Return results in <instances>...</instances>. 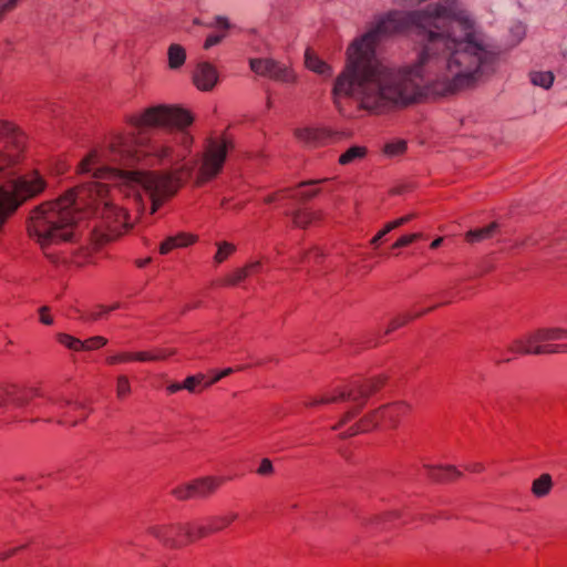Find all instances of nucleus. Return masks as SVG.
Returning a JSON list of instances; mask_svg holds the SVG:
<instances>
[{
  "label": "nucleus",
  "instance_id": "45",
  "mask_svg": "<svg viewBox=\"0 0 567 567\" xmlns=\"http://www.w3.org/2000/svg\"><path fill=\"white\" fill-rule=\"evenodd\" d=\"M40 313V321L43 324L51 326L53 324V318L49 315V308L47 306H43L39 309Z\"/></svg>",
  "mask_w": 567,
  "mask_h": 567
},
{
  "label": "nucleus",
  "instance_id": "20",
  "mask_svg": "<svg viewBox=\"0 0 567 567\" xmlns=\"http://www.w3.org/2000/svg\"><path fill=\"white\" fill-rule=\"evenodd\" d=\"M551 487V476L549 474H542L533 482L532 492L536 497H544L549 494Z\"/></svg>",
  "mask_w": 567,
  "mask_h": 567
},
{
  "label": "nucleus",
  "instance_id": "56",
  "mask_svg": "<svg viewBox=\"0 0 567 567\" xmlns=\"http://www.w3.org/2000/svg\"><path fill=\"white\" fill-rule=\"evenodd\" d=\"M181 390H184L183 383L174 382V383H171L167 386V391L171 394L176 393V392H178Z\"/></svg>",
  "mask_w": 567,
  "mask_h": 567
},
{
  "label": "nucleus",
  "instance_id": "38",
  "mask_svg": "<svg viewBox=\"0 0 567 567\" xmlns=\"http://www.w3.org/2000/svg\"><path fill=\"white\" fill-rule=\"evenodd\" d=\"M106 361L109 364H117V363L128 362V361H133V355H132V352H121V353H117L114 355H110L106 359Z\"/></svg>",
  "mask_w": 567,
  "mask_h": 567
},
{
  "label": "nucleus",
  "instance_id": "3",
  "mask_svg": "<svg viewBox=\"0 0 567 567\" xmlns=\"http://www.w3.org/2000/svg\"><path fill=\"white\" fill-rule=\"evenodd\" d=\"M25 146L24 134L13 124L0 121V234L18 207L44 189L45 182L38 173L14 178V166Z\"/></svg>",
  "mask_w": 567,
  "mask_h": 567
},
{
  "label": "nucleus",
  "instance_id": "26",
  "mask_svg": "<svg viewBox=\"0 0 567 567\" xmlns=\"http://www.w3.org/2000/svg\"><path fill=\"white\" fill-rule=\"evenodd\" d=\"M205 379L206 377L203 373L187 377L183 382L184 390L195 393L197 391V386L202 385L204 388Z\"/></svg>",
  "mask_w": 567,
  "mask_h": 567
},
{
  "label": "nucleus",
  "instance_id": "51",
  "mask_svg": "<svg viewBox=\"0 0 567 567\" xmlns=\"http://www.w3.org/2000/svg\"><path fill=\"white\" fill-rule=\"evenodd\" d=\"M321 256V254L319 252V250H313V251H309V252H306L302 257H301V261H310L312 258L315 260L319 259Z\"/></svg>",
  "mask_w": 567,
  "mask_h": 567
},
{
  "label": "nucleus",
  "instance_id": "33",
  "mask_svg": "<svg viewBox=\"0 0 567 567\" xmlns=\"http://www.w3.org/2000/svg\"><path fill=\"white\" fill-rule=\"evenodd\" d=\"M106 343H107V339H105L104 337H100V336L92 337L85 341H82V344H83L82 350L89 351V350L99 349V348L105 346Z\"/></svg>",
  "mask_w": 567,
  "mask_h": 567
},
{
  "label": "nucleus",
  "instance_id": "49",
  "mask_svg": "<svg viewBox=\"0 0 567 567\" xmlns=\"http://www.w3.org/2000/svg\"><path fill=\"white\" fill-rule=\"evenodd\" d=\"M16 2L9 1V2H0V19L7 13L14 9Z\"/></svg>",
  "mask_w": 567,
  "mask_h": 567
},
{
  "label": "nucleus",
  "instance_id": "32",
  "mask_svg": "<svg viewBox=\"0 0 567 567\" xmlns=\"http://www.w3.org/2000/svg\"><path fill=\"white\" fill-rule=\"evenodd\" d=\"M131 392V384L126 375H118L116 380V394L120 399L125 398Z\"/></svg>",
  "mask_w": 567,
  "mask_h": 567
},
{
  "label": "nucleus",
  "instance_id": "43",
  "mask_svg": "<svg viewBox=\"0 0 567 567\" xmlns=\"http://www.w3.org/2000/svg\"><path fill=\"white\" fill-rule=\"evenodd\" d=\"M414 215L413 214H409V215H405L403 217H400L393 221H390L388 223V228H399L401 226H403L404 224L409 223L411 219H413Z\"/></svg>",
  "mask_w": 567,
  "mask_h": 567
},
{
  "label": "nucleus",
  "instance_id": "28",
  "mask_svg": "<svg viewBox=\"0 0 567 567\" xmlns=\"http://www.w3.org/2000/svg\"><path fill=\"white\" fill-rule=\"evenodd\" d=\"M58 340L61 344L74 351H82V340L66 333H59Z\"/></svg>",
  "mask_w": 567,
  "mask_h": 567
},
{
  "label": "nucleus",
  "instance_id": "21",
  "mask_svg": "<svg viewBox=\"0 0 567 567\" xmlns=\"http://www.w3.org/2000/svg\"><path fill=\"white\" fill-rule=\"evenodd\" d=\"M365 153L367 150L362 146H351L339 157V163L341 165L351 164L357 159L363 158Z\"/></svg>",
  "mask_w": 567,
  "mask_h": 567
},
{
  "label": "nucleus",
  "instance_id": "16",
  "mask_svg": "<svg viewBox=\"0 0 567 567\" xmlns=\"http://www.w3.org/2000/svg\"><path fill=\"white\" fill-rule=\"evenodd\" d=\"M305 63L306 66L315 73L320 75L331 74V68L318 55H316L310 49H307L305 52Z\"/></svg>",
  "mask_w": 567,
  "mask_h": 567
},
{
  "label": "nucleus",
  "instance_id": "30",
  "mask_svg": "<svg viewBox=\"0 0 567 567\" xmlns=\"http://www.w3.org/2000/svg\"><path fill=\"white\" fill-rule=\"evenodd\" d=\"M406 142L404 140H399L394 142H390L384 146V153L389 156H398L405 152Z\"/></svg>",
  "mask_w": 567,
  "mask_h": 567
},
{
  "label": "nucleus",
  "instance_id": "10",
  "mask_svg": "<svg viewBox=\"0 0 567 567\" xmlns=\"http://www.w3.org/2000/svg\"><path fill=\"white\" fill-rule=\"evenodd\" d=\"M148 533L171 548H179L186 545L185 524L153 525L148 527Z\"/></svg>",
  "mask_w": 567,
  "mask_h": 567
},
{
  "label": "nucleus",
  "instance_id": "58",
  "mask_svg": "<svg viewBox=\"0 0 567 567\" xmlns=\"http://www.w3.org/2000/svg\"><path fill=\"white\" fill-rule=\"evenodd\" d=\"M151 260L152 259L150 257H147L145 259H138V260H136V266L140 268H143V267L147 266L151 262Z\"/></svg>",
  "mask_w": 567,
  "mask_h": 567
},
{
  "label": "nucleus",
  "instance_id": "50",
  "mask_svg": "<svg viewBox=\"0 0 567 567\" xmlns=\"http://www.w3.org/2000/svg\"><path fill=\"white\" fill-rule=\"evenodd\" d=\"M245 268H248V276L251 274H256L261 269V261H251L247 266H245Z\"/></svg>",
  "mask_w": 567,
  "mask_h": 567
},
{
  "label": "nucleus",
  "instance_id": "25",
  "mask_svg": "<svg viewBox=\"0 0 567 567\" xmlns=\"http://www.w3.org/2000/svg\"><path fill=\"white\" fill-rule=\"evenodd\" d=\"M172 494L179 501H186L196 497L193 481L185 485L173 488Z\"/></svg>",
  "mask_w": 567,
  "mask_h": 567
},
{
  "label": "nucleus",
  "instance_id": "42",
  "mask_svg": "<svg viewBox=\"0 0 567 567\" xmlns=\"http://www.w3.org/2000/svg\"><path fill=\"white\" fill-rule=\"evenodd\" d=\"M133 361H155V357H153V352L141 351V352H132Z\"/></svg>",
  "mask_w": 567,
  "mask_h": 567
},
{
  "label": "nucleus",
  "instance_id": "60",
  "mask_svg": "<svg viewBox=\"0 0 567 567\" xmlns=\"http://www.w3.org/2000/svg\"><path fill=\"white\" fill-rule=\"evenodd\" d=\"M467 470H470L472 472H481V471H483V465L482 464H474L472 466H468Z\"/></svg>",
  "mask_w": 567,
  "mask_h": 567
},
{
  "label": "nucleus",
  "instance_id": "37",
  "mask_svg": "<svg viewBox=\"0 0 567 567\" xmlns=\"http://www.w3.org/2000/svg\"><path fill=\"white\" fill-rule=\"evenodd\" d=\"M274 472H275V468H274L272 462L267 457L262 458L260 461L259 467L257 468V474L261 475V476H269V475L274 474Z\"/></svg>",
  "mask_w": 567,
  "mask_h": 567
},
{
  "label": "nucleus",
  "instance_id": "47",
  "mask_svg": "<svg viewBox=\"0 0 567 567\" xmlns=\"http://www.w3.org/2000/svg\"><path fill=\"white\" fill-rule=\"evenodd\" d=\"M393 228H388V224L383 227L382 230H380L372 239H371V245L373 246H377L380 240L386 235L389 234L390 231H392Z\"/></svg>",
  "mask_w": 567,
  "mask_h": 567
},
{
  "label": "nucleus",
  "instance_id": "15",
  "mask_svg": "<svg viewBox=\"0 0 567 567\" xmlns=\"http://www.w3.org/2000/svg\"><path fill=\"white\" fill-rule=\"evenodd\" d=\"M431 480L436 482L453 481L462 475V473L453 466H430L425 465Z\"/></svg>",
  "mask_w": 567,
  "mask_h": 567
},
{
  "label": "nucleus",
  "instance_id": "59",
  "mask_svg": "<svg viewBox=\"0 0 567 567\" xmlns=\"http://www.w3.org/2000/svg\"><path fill=\"white\" fill-rule=\"evenodd\" d=\"M442 243H443V237H439L431 243V248L436 249L441 246Z\"/></svg>",
  "mask_w": 567,
  "mask_h": 567
},
{
  "label": "nucleus",
  "instance_id": "63",
  "mask_svg": "<svg viewBox=\"0 0 567 567\" xmlns=\"http://www.w3.org/2000/svg\"><path fill=\"white\" fill-rule=\"evenodd\" d=\"M321 182H323V179L308 181V182L302 183L301 185H316V184H319Z\"/></svg>",
  "mask_w": 567,
  "mask_h": 567
},
{
  "label": "nucleus",
  "instance_id": "54",
  "mask_svg": "<svg viewBox=\"0 0 567 567\" xmlns=\"http://www.w3.org/2000/svg\"><path fill=\"white\" fill-rule=\"evenodd\" d=\"M25 545L23 546H20V547H17V548H13L11 550H8V551H2L0 553V560H6L8 559L9 557H11L12 555H14L18 550L24 548Z\"/></svg>",
  "mask_w": 567,
  "mask_h": 567
},
{
  "label": "nucleus",
  "instance_id": "48",
  "mask_svg": "<svg viewBox=\"0 0 567 567\" xmlns=\"http://www.w3.org/2000/svg\"><path fill=\"white\" fill-rule=\"evenodd\" d=\"M221 42V38L220 37H217L215 34H210L207 37V39L205 40V43H204V49L208 50L210 49L212 47L218 44Z\"/></svg>",
  "mask_w": 567,
  "mask_h": 567
},
{
  "label": "nucleus",
  "instance_id": "27",
  "mask_svg": "<svg viewBox=\"0 0 567 567\" xmlns=\"http://www.w3.org/2000/svg\"><path fill=\"white\" fill-rule=\"evenodd\" d=\"M208 25L214 27L218 30V32L214 34L220 37L221 41L226 37V30L231 28V23L229 22V20L223 16H216L214 18V22H210Z\"/></svg>",
  "mask_w": 567,
  "mask_h": 567
},
{
  "label": "nucleus",
  "instance_id": "61",
  "mask_svg": "<svg viewBox=\"0 0 567 567\" xmlns=\"http://www.w3.org/2000/svg\"><path fill=\"white\" fill-rule=\"evenodd\" d=\"M121 307L120 303H114L112 305L111 307H105V308H102L104 312L109 313L110 311H113L115 309H118Z\"/></svg>",
  "mask_w": 567,
  "mask_h": 567
},
{
  "label": "nucleus",
  "instance_id": "7",
  "mask_svg": "<svg viewBox=\"0 0 567 567\" xmlns=\"http://www.w3.org/2000/svg\"><path fill=\"white\" fill-rule=\"evenodd\" d=\"M230 144L224 138H209L198 171V183L214 178L221 171Z\"/></svg>",
  "mask_w": 567,
  "mask_h": 567
},
{
  "label": "nucleus",
  "instance_id": "44",
  "mask_svg": "<svg viewBox=\"0 0 567 567\" xmlns=\"http://www.w3.org/2000/svg\"><path fill=\"white\" fill-rule=\"evenodd\" d=\"M175 349H157L153 351V357H155V361L165 360L166 358L175 354Z\"/></svg>",
  "mask_w": 567,
  "mask_h": 567
},
{
  "label": "nucleus",
  "instance_id": "53",
  "mask_svg": "<svg viewBox=\"0 0 567 567\" xmlns=\"http://www.w3.org/2000/svg\"><path fill=\"white\" fill-rule=\"evenodd\" d=\"M7 388H8V385L7 386H0V408H4V406H7L8 403H10V399L4 393V390Z\"/></svg>",
  "mask_w": 567,
  "mask_h": 567
},
{
  "label": "nucleus",
  "instance_id": "34",
  "mask_svg": "<svg viewBox=\"0 0 567 567\" xmlns=\"http://www.w3.org/2000/svg\"><path fill=\"white\" fill-rule=\"evenodd\" d=\"M173 238L176 240V248H182V247H187L189 245H192L193 243H195L196 240V237L190 235V234H186V233H179L175 236H173Z\"/></svg>",
  "mask_w": 567,
  "mask_h": 567
},
{
  "label": "nucleus",
  "instance_id": "19",
  "mask_svg": "<svg viewBox=\"0 0 567 567\" xmlns=\"http://www.w3.org/2000/svg\"><path fill=\"white\" fill-rule=\"evenodd\" d=\"M498 229L497 223H492L486 227L473 229L466 233L465 238L468 243H477L491 238Z\"/></svg>",
  "mask_w": 567,
  "mask_h": 567
},
{
  "label": "nucleus",
  "instance_id": "62",
  "mask_svg": "<svg viewBox=\"0 0 567 567\" xmlns=\"http://www.w3.org/2000/svg\"><path fill=\"white\" fill-rule=\"evenodd\" d=\"M276 198H277V195H276V194H274V195H269V196H267V197L265 198V203H267V204H271L272 202H275V200H276Z\"/></svg>",
  "mask_w": 567,
  "mask_h": 567
},
{
  "label": "nucleus",
  "instance_id": "35",
  "mask_svg": "<svg viewBox=\"0 0 567 567\" xmlns=\"http://www.w3.org/2000/svg\"><path fill=\"white\" fill-rule=\"evenodd\" d=\"M422 237V234L421 233H415V234H410V235H404L402 237H400L394 244H393V248H401V247H405L410 244H412L413 241H415L416 239L421 238Z\"/></svg>",
  "mask_w": 567,
  "mask_h": 567
},
{
  "label": "nucleus",
  "instance_id": "18",
  "mask_svg": "<svg viewBox=\"0 0 567 567\" xmlns=\"http://www.w3.org/2000/svg\"><path fill=\"white\" fill-rule=\"evenodd\" d=\"M168 66L172 70L179 69L186 60L185 49L179 44H171L167 51Z\"/></svg>",
  "mask_w": 567,
  "mask_h": 567
},
{
  "label": "nucleus",
  "instance_id": "64",
  "mask_svg": "<svg viewBox=\"0 0 567 567\" xmlns=\"http://www.w3.org/2000/svg\"><path fill=\"white\" fill-rule=\"evenodd\" d=\"M560 337H561V340L567 339V329L560 328Z\"/></svg>",
  "mask_w": 567,
  "mask_h": 567
},
{
  "label": "nucleus",
  "instance_id": "14",
  "mask_svg": "<svg viewBox=\"0 0 567 567\" xmlns=\"http://www.w3.org/2000/svg\"><path fill=\"white\" fill-rule=\"evenodd\" d=\"M224 480L218 477H202L198 480H194V489L196 497H207L212 493H214L221 484Z\"/></svg>",
  "mask_w": 567,
  "mask_h": 567
},
{
  "label": "nucleus",
  "instance_id": "5",
  "mask_svg": "<svg viewBox=\"0 0 567 567\" xmlns=\"http://www.w3.org/2000/svg\"><path fill=\"white\" fill-rule=\"evenodd\" d=\"M561 340L560 328H543L516 339L509 350L518 354H553L567 351V346L550 344Z\"/></svg>",
  "mask_w": 567,
  "mask_h": 567
},
{
  "label": "nucleus",
  "instance_id": "2",
  "mask_svg": "<svg viewBox=\"0 0 567 567\" xmlns=\"http://www.w3.org/2000/svg\"><path fill=\"white\" fill-rule=\"evenodd\" d=\"M192 115L178 106L156 105L130 117L136 130L130 136L116 135L107 147L91 151L78 165V173L89 181L55 202L33 209L28 231L42 249L71 241L80 228V205L104 200L109 184L140 190L152 202L154 214L162 202L174 195L179 176L189 177L196 162L183 164L194 142L186 130Z\"/></svg>",
  "mask_w": 567,
  "mask_h": 567
},
{
  "label": "nucleus",
  "instance_id": "41",
  "mask_svg": "<svg viewBox=\"0 0 567 567\" xmlns=\"http://www.w3.org/2000/svg\"><path fill=\"white\" fill-rule=\"evenodd\" d=\"M176 240L173 238V236H168L161 245H159V252L162 255L168 254L171 250L176 248Z\"/></svg>",
  "mask_w": 567,
  "mask_h": 567
},
{
  "label": "nucleus",
  "instance_id": "57",
  "mask_svg": "<svg viewBox=\"0 0 567 567\" xmlns=\"http://www.w3.org/2000/svg\"><path fill=\"white\" fill-rule=\"evenodd\" d=\"M318 193V190H311V192H300L297 194V196L301 199V200H308L310 199L311 197L316 196Z\"/></svg>",
  "mask_w": 567,
  "mask_h": 567
},
{
  "label": "nucleus",
  "instance_id": "12",
  "mask_svg": "<svg viewBox=\"0 0 567 567\" xmlns=\"http://www.w3.org/2000/svg\"><path fill=\"white\" fill-rule=\"evenodd\" d=\"M4 393L10 399V403L16 408H28L33 398L43 396L39 389H20L16 385H8Z\"/></svg>",
  "mask_w": 567,
  "mask_h": 567
},
{
  "label": "nucleus",
  "instance_id": "36",
  "mask_svg": "<svg viewBox=\"0 0 567 567\" xmlns=\"http://www.w3.org/2000/svg\"><path fill=\"white\" fill-rule=\"evenodd\" d=\"M248 277V268H238L236 269L227 279V284L237 285L241 280Z\"/></svg>",
  "mask_w": 567,
  "mask_h": 567
},
{
  "label": "nucleus",
  "instance_id": "9",
  "mask_svg": "<svg viewBox=\"0 0 567 567\" xmlns=\"http://www.w3.org/2000/svg\"><path fill=\"white\" fill-rule=\"evenodd\" d=\"M249 65L251 71L260 76H268L284 83L296 81V75L287 65L272 59H250Z\"/></svg>",
  "mask_w": 567,
  "mask_h": 567
},
{
  "label": "nucleus",
  "instance_id": "23",
  "mask_svg": "<svg viewBox=\"0 0 567 567\" xmlns=\"http://www.w3.org/2000/svg\"><path fill=\"white\" fill-rule=\"evenodd\" d=\"M236 518V513H229L227 515L209 517L208 522L210 524V529H213L214 532H218L228 526L229 524H231Z\"/></svg>",
  "mask_w": 567,
  "mask_h": 567
},
{
  "label": "nucleus",
  "instance_id": "52",
  "mask_svg": "<svg viewBox=\"0 0 567 567\" xmlns=\"http://www.w3.org/2000/svg\"><path fill=\"white\" fill-rule=\"evenodd\" d=\"M512 32L517 38V41H519L525 35V28L522 24H516L513 27Z\"/></svg>",
  "mask_w": 567,
  "mask_h": 567
},
{
  "label": "nucleus",
  "instance_id": "24",
  "mask_svg": "<svg viewBox=\"0 0 567 567\" xmlns=\"http://www.w3.org/2000/svg\"><path fill=\"white\" fill-rule=\"evenodd\" d=\"M291 217L295 226L305 228L316 218V214L299 209L293 212Z\"/></svg>",
  "mask_w": 567,
  "mask_h": 567
},
{
  "label": "nucleus",
  "instance_id": "13",
  "mask_svg": "<svg viewBox=\"0 0 567 567\" xmlns=\"http://www.w3.org/2000/svg\"><path fill=\"white\" fill-rule=\"evenodd\" d=\"M295 135L301 143L309 147L323 145L329 138L328 132L311 127L297 128Z\"/></svg>",
  "mask_w": 567,
  "mask_h": 567
},
{
  "label": "nucleus",
  "instance_id": "29",
  "mask_svg": "<svg viewBox=\"0 0 567 567\" xmlns=\"http://www.w3.org/2000/svg\"><path fill=\"white\" fill-rule=\"evenodd\" d=\"M217 246L218 249L214 256V259L218 264L223 262L229 255H231L236 250L235 245L227 241L219 243Z\"/></svg>",
  "mask_w": 567,
  "mask_h": 567
},
{
  "label": "nucleus",
  "instance_id": "6",
  "mask_svg": "<svg viewBox=\"0 0 567 567\" xmlns=\"http://www.w3.org/2000/svg\"><path fill=\"white\" fill-rule=\"evenodd\" d=\"M408 411L409 405L402 402L381 406L361 419L360 422L350 427L343 436H352L359 432H368L375 429L380 423H384L389 427H395L399 420L404 416Z\"/></svg>",
  "mask_w": 567,
  "mask_h": 567
},
{
  "label": "nucleus",
  "instance_id": "55",
  "mask_svg": "<svg viewBox=\"0 0 567 567\" xmlns=\"http://www.w3.org/2000/svg\"><path fill=\"white\" fill-rule=\"evenodd\" d=\"M395 515H396V513L392 512V513L384 514L382 516H375L371 519V524H374V523L379 524L380 522L390 519V518L394 517Z\"/></svg>",
  "mask_w": 567,
  "mask_h": 567
},
{
  "label": "nucleus",
  "instance_id": "46",
  "mask_svg": "<svg viewBox=\"0 0 567 567\" xmlns=\"http://www.w3.org/2000/svg\"><path fill=\"white\" fill-rule=\"evenodd\" d=\"M103 306H99L96 310L89 311L86 316L83 317L84 320L96 321L106 312L103 311Z\"/></svg>",
  "mask_w": 567,
  "mask_h": 567
},
{
  "label": "nucleus",
  "instance_id": "4",
  "mask_svg": "<svg viewBox=\"0 0 567 567\" xmlns=\"http://www.w3.org/2000/svg\"><path fill=\"white\" fill-rule=\"evenodd\" d=\"M383 384L382 379H373L364 383H352L348 389L337 390L331 394H324L319 399H311L306 405L316 406L318 404L334 403L338 401H349L352 406L343 414L340 422L332 429L337 430L348 421L353 419L364 406L368 398L377 392Z\"/></svg>",
  "mask_w": 567,
  "mask_h": 567
},
{
  "label": "nucleus",
  "instance_id": "11",
  "mask_svg": "<svg viewBox=\"0 0 567 567\" xmlns=\"http://www.w3.org/2000/svg\"><path fill=\"white\" fill-rule=\"evenodd\" d=\"M193 81L200 91H212L218 83V72L209 62H199L194 71Z\"/></svg>",
  "mask_w": 567,
  "mask_h": 567
},
{
  "label": "nucleus",
  "instance_id": "40",
  "mask_svg": "<svg viewBox=\"0 0 567 567\" xmlns=\"http://www.w3.org/2000/svg\"><path fill=\"white\" fill-rule=\"evenodd\" d=\"M47 404L54 405L58 408H64L72 405L73 402L71 400L64 399V398H55V396H48L45 399Z\"/></svg>",
  "mask_w": 567,
  "mask_h": 567
},
{
  "label": "nucleus",
  "instance_id": "31",
  "mask_svg": "<svg viewBox=\"0 0 567 567\" xmlns=\"http://www.w3.org/2000/svg\"><path fill=\"white\" fill-rule=\"evenodd\" d=\"M422 312H416V313H405V315H402L398 318H394L390 324H389V328L385 330V333H390L391 331L402 327L403 324H405L408 321H410L411 319L413 318H416L419 316H421Z\"/></svg>",
  "mask_w": 567,
  "mask_h": 567
},
{
  "label": "nucleus",
  "instance_id": "22",
  "mask_svg": "<svg viewBox=\"0 0 567 567\" xmlns=\"http://www.w3.org/2000/svg\"><path fill=\"white\" fill-rule=\"evenodd\" d=\"M530 81L534 85L549 89L554 81V75L549 71H539V72H532L530 73Z\"/></svg>",
  "mask_w": 567,
  "mask_h": 567
},
{
  "label": "nucleus",
  "instance_id": "17",
  "mask_svg": "<svg viewBox=\"0 0 567 567\" xmlns=\"http://www.w3.org/2000/svg\"><path fill=\"white\" fill-rule=\"evenodd\" d=\"M210 533H215L210 529V524L207 520L206 524H185V540L186 544L195 542L202 537L207 536Z\"/></svg>",
  "mask_w": 567,
  "mask_h": 567
},
{
  "label": "nucleus",
  "instance_id": "39",
  "mask_svg": "<svg viewBox=\"0 0 567 567\" xmlns=\"http://www.w3.org/2000/svg\"><path fill=\"white\" fill-rule=\"evenodd\" d=\"M231 372H233V369L227 368V369H224L223 371H220L219 373L215 374L212 379H209V380L205 379L204 389L212 386L213 384H215L223 378L229 375Z\"/></svg>",
  "mask_w": 567,
  "mask_h": 567
},
{
  "label": "nucleus",
  "instance_id": "1",
  "mask_svg": "<svg viewBox=\"0 0 567 567\" xmlns=\"http://www.w3.org/2000/svg\"><path fill=\"white\" fill-rule=\"evenodd\" d=\"M426 10L380 16L347 50V63L332 90L334 104L351 97L381 112L422 96V86L449 95L494 72L498 51L455 2Z\"/></svg>",
  "mask_w": 567,
  "mask_h": 567
},
{
  "label": "nucleus",
  "instance_id": "8",
  "mask_svg": "<svg viewBox=\"0 0 567 567\" xmlns=\"http://www.w3.org/2000/svg\"><path fill=\"white\" fill-rule=\"evenodd\" d=\"M103 205L101 215L107 229V233L104 234L106 240L122 235L133 226V221L125 209L107 202H103Z\"/></svg>",
  "mask_w": 567,
  "mask_h": 567
}]
</instances>
